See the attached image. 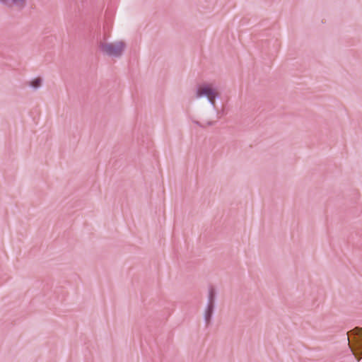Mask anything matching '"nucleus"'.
<instances>
[{
	"label": "nucleus",
	"mask_w": 362,
	"mask_h": 362,
	"mask_svg": "<svg viewBox=\"0 0 362 362\" xmlns=\"http://www.w3.org/2000/svg\"><path fill=\"white\" fill-rule=\"evenodd\" d=\"M0 4L21 11L27 6L28 0H0Z\"/></svg>",
	"instance_id": "nucleus-4"
},
{
	"label": "nucleus",
	"mask_w": 362,
	"mask_h": 362,
	"mask_svg": "<svg viewBox=\"0 0 362 362\" xmlns=\"http://www.w3.org/2000/svg\"><path fill=\"white\" fill-rule=\"evenodd\" d=\"M125 48L126 44L121 40L115 42H103L100 45L101 52L112 58L121 57Z\"/></svg>",
	"instance_id": "nucleus-2"
},
{
	"label": "nucleus",
	"mask_w": 362,
	"mask_h": 362,
	"mask_svg": "<svg viewBox=\"0 0 362 362\" xmlns=\"http://www.w3.org/2000/svg\"><path fill=\"white\" fill-rule=\"evenodd\" d=\"M216 114H217V115H218L219 114H223V111H221V112L216 111Z\"/></svg>",
	"instance_id": "nucleus-10"
},
{
	"label": "nucleus",
	"mask_w": 362,
	"mask_h": 362,
	"mask_svg": "<svg viewBox=\"0 0 362 362\" xmlns=\"http://www.w3.org/2000/svg\"><path fill=\"white\" fill-rule=\"evenodd\" d=\"M215 124V122L209 121L206 123L208 126H212Z\"/></svg>",
	"instance_id": "nucleus-9"
},
{
	"label": "nucleus",
	"mask_w": 362,
	"mask_h": 362,
	"mask_svg": "<svg viewBox=\"0 0 362 362\" xmlns=\"http://www.w3.org/2000/svg\"><path fill=\"white\" fill-rule=\"evenodd\" d=\"M42 80L40 78H35L29 82V86L35 90L39 89L42 85Z\"/></svg>",
	"instance_id": "nucleus-7"
},
{
	"label": "nucleus",
	"mask_w": 362,
	"mask_h": 362,
	"mask_svg": "<svg viewBox=\"0 0 362 362\" xmlns=\"http://www.w3.org/2000/svg\"><path fill=\"white\" fill-rule=\"evenodd\" d=\"M196 125L202 127V128H204V125H203L201 122H198V121H194L193 122Z\"/></svg>",
	"instance_id": "nucleus-8"
},
{
	"label": "nucleus",
	"mask_w": 362,
	"mask_h": 362,
	"mask_svg": "<svg viewBox=\"0 0 362 362\" xmlns=\"http://www.w3.org/2000/svg\"><path fill=\"white\" fill-rule=\"evenodd\" d=\"M348 345L353 355L360 361L362 358V328L355 327L347 332Z\"/></svg>",
	"instance_id": "nucleus-1"
},
{
	"label": "nucleus",
	"mask_w": 362,
	"mask_h": 362,
	"mask_svg": "<svg viewBox=\"0 0 362 362\" xmlns=\"http://www.w3.org/2000/svg\"><path fill=\"white\" fill-rule=\"evenodd\" d=\"M196 98H206L209 104L216 110V100L220 98V94L211 84H202L196 90Z\"/></svg>",
	"instance_id": "nucleus-3"
},
{
	"label": "nucleus",
	"mask_w": 362,
	"mask_h": 362,
	"mask_svg": "<svg viewBox=\"0 0 362 362\" xmlns=\"http://www.w3.org/2000/svg\"><path fill=\"white\" fill-rule=\"evenodd\" d=\"M216 300V291L215 289L210 286L208 290V296H207V303L206 305H215Z\"/></svg>",
	"instance_id": "nucleus-6"
},
{
	"label": "nucleus",
	"mask_w": 362,
	"mask_h": 362,
	"mask_svg": "<svg viewBox=\"0 0 362 362\" xmlns=\"http://www.w3.org/2000/svg\"><path fill=\"white\" fill-rule=\"evenodd\" d=\"M215 305H206L204 313V320L208 325L211 320Z\"/></svg>",
	"instance_id": "nucleus-5"
}]
</instances>
